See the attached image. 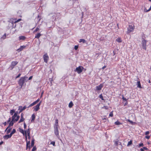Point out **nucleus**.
I'll list each match as a JSON object with an SVG mask.
<instances>
[{"label": "nucleus", "mask_w": 151, "mask_h": 151, "mask_svg": "<svg viewBox=\"0 0 151 151\" xmlns=\"http://www.w3.org/2000/svg\"><path fill=\"white\" fill-rule=\"evenodd\" d=\"M27 78L28 77L26 76L21 77L20 78L18 81V84L21 86V88L22 87L24 83L27 81L26 80Z\"/></svg>", "instance_id": "obj_1"}, {"label": "nucleus", "mask_w": 151, "mask_h": 151, "mask_svg": "<svg viewBox=\"0 0 151 151\" xmlns=\"http://www.w3.org/2000/svg\"><path fill=\"white\" fill-rule=\"evenodd\" d=\"M18 63V62L17 61H12L10 66L9 67V68L11 70H12L14 68V67Z\"/></svg>", "instance_id": "obj_2"}, {"label": "nucleus", "mask_w": 151, "mask_h": 151, "mask_svg": "<svg viewBox=\"0 0 151 151\" xmlns=\"http://www.w3.org/2000/svg\"><path fill=\"white\" fill-rule=\"evenodd\" d=\"M83 69L84 68L83 66H80L76 68L74 71L77 72L78 74H80L82 72Z\"/></svg>", "instance_id": "obj_3"}, {"label": "nucleus", "mask_w": 151, "mask_h": 151, "mask_svg": "<svg viewBox=\"0 0 151 151\" xmlns=\"http://www.w3.org/2000/svg\"><path fill=\"white\" fill-rule=\"evenodd\" d=\"M134 29V26H132L131 25H129L128 27L127 28L128 30L127 32V34H129L131 32H132Z\"/></svg>", "instance_id": "obj_4"}, {"label": "nucleus", "mask_w": 151, "mask_h": 151, "mask_svg": "<svg viewBox=\"0 0 151 151\" xmlns=\"http://www.w3.org/2000/svg\"><path fill=\"white\" fill-rule=\"evenodd\" d=\"M50 15L52 16V19L54 20H55L57 18L58 19L59 18L58 17L57 18V16H60V14L59 13H52L50 14Z\"/></svg>", "instance_id": "obj_5"}, {"label": "nucleus", "mask_w": 151, "mask_h": 151, "mask_svg": "<svg viewBox=\"0 0 151 151\" xmlns=\"http://www.w3.org/2000/svg\"><path fill=\"white\" fill-rule=\"evenodd\" d=\"M147 41L145 40H143L142 41V46L143 49L146 50V46Z\"/></svg>", "instance_id": "obj_6"}, {"label": "nucleus", "mask_w": 151, "mask_h": 151, "mask_svg": "<svg viewBox=\"0 0 151 151\" xmlns=\"http://www.w3.org/2000/svg\"><path fill=\"white\" fill-rule=\"evenodd\" d=\"M43 58L44 60V61L45 62L47 63L48 60L49 59V57L47 53L44 55L43 56Z\"/></svg>", "instance_id": "obj_7"}, {"label": "nucleus", "mask_w": 151, "mask_h": 151, "mask_svg": "<svg viewBox=\"0 0 151 151\" xmlns=\"http://www.w3.org/2000/svg\"><path fill=\"white\" fill-rule=\"evenodd\" d=\"M41 102L37 104L35 106L33 107L34 109V110L36 111H37L39 110L40 109V106L41 104Z\"/></svg>", "instance_id": "obj_8"}, {"label": "nucleus", "mask_w": 151, "mask_h": 151, "mask_svg": "<svg viewBox=\"0 0 151 151\" xmlns=\"http://www.w3.org/2000/svg\"><path fill=\"white\" fill-rule=\"evenodd\" d=\"M25 137L26 138V140L27 142V144H26V150H27L28 148L29 147V145H30V141H27V134H26V131H25Z\"/></svg>", "instance_id": "obj_9"}, {"label": "nucleus", "mask_w": 151, "mask_h": 151, "mask_svg": "<svg viewBox=\"0 0 151 151\" xmlns=\"http://www.w3.org/2000/svg\"><path fill=\"white\" fill-rule=\"evenodd\" d=\"M54 132L55 135L58 136L59 135V131L58 129V127H54Z\"/></svg>", "instance_id": "obj_10"}, {"label": "nucleus", "mask_w": 151, "mask_h": 151, "mask_svg": "<svg viewBox=\"0 0 151 151\" xmlns=\"http://www.w3.org/2000/svg\"><path fill=\"white\" fill-rule=\"evenodd\" d=\"M103 86V84H101L99 86H97L96 87V91H99L101 90Z\"/></svg>", "instance_id": "obj_11"}, {"label": "nucleus", "mask_w": 151, "mask_h": 151, "mask_svg": "<svg viewBox=\"0 0 151 151\" xmlns=\"http://www.w3.org/2000/svg\"><path fill=\"white\" fill-rule=\"evenodd\" d=\"M17 113H18L17 112H15L14 113V115L12 116V121H14V120L15 119V118L17 116Z\"/></svg>", "instance_id": "obj_12"}, {"label": "nucleus", "mask_w": 151, "mask_h": 151, "mask_svg": "<svg viewBox=\"0 0 151 151\" xmlns=\"http://www.w3.org/2000/svg\"><path fill=\"white\" fill-rule=\"evenodd\" d=\"M14 121H12V120L10 122L9 124V126L8 127L6 128V130H7L8 128L10 127L13 126L14 124V123L13 122Z\"/></svg>", "instance_id": "obj_13"}, {"label": "nucleus", "mask_w": 151, "mask_h": 151, "mask_svg": "<svg viewBox=\"0 0 151 151\" xmlns=\"http://www.w3.org/2000/svg\"><path fill=\"white\" fill-rule=\"evenodd\" d=\"M26 47V46H21L20 48L17 49V51H18L19 52L21 51Z\"/></svg>", "instance_id": "obj_14"}, {"label": "nucleus", "mask_w": 151, "mask_h": 151, "mask_svg": "<svg viewBox=\"0 0 151 151\" xmlns=\"http://www.w3.org/2000/svg\"><path fill=\"white\" fill-rule=\"evenodd\" d=\"M19 40H25L26 38V37L23 36H21L19 37Z\"/></svg>", "instance_id": "obj_15"}, {"label": "nucleus", "mask_w": 151, "mask_h": 151, "mask_svg": "<svg viewBox=\"0 0 151 151\" xmlns=\"http://www.w3.org/2000/svg\"><path fill=\"white\" fill-rule=\"evenodd\" d=\"M41 35H42L40 33H38L37 34H36L35 38L39 39Z\"/></svg>", "instance_id": "obj_16"}, {"label": "nucleus", "mask_w": 151, "mask_h": 151, "mask_svg": "<svg viewBox=\"0 0 151 151\" xmlns=\"http://www.w3.org/2000/svg\"><path fill=\"white\" fill-rule=\"evenodd\" d=\"M12 129V128L9 127V128H8L7 130H6V129L5 131L6 132V133L7 134H8L10 132L11 130Z\"/></svg>", "instance_id": "obj_17"}, {"label": "nucleus", "mask_w": 151, "mask_h": 151, "mask_svg": "<svg viewBox=\"0 0 151 151\" xmlns=\"http://www.w3.org/2000/svg\"><path fill=\"white\" fill-rule=\"evenodd\" d=\"M115 145L116 146H117L118 145H121V143L120 142H119L118 141H115Z\"/></svg>", "instance_id": "obj_18"}, {"label": "nucleus", "mask_w": 151, "mask_h": 151, "mask_svg": "<svg viewBox=\"0 0 151 151\" xmlns=\"http://www.w3.org/2000/svg\"><path fill=\"white\" fill-rule=\"evenodd\" d=\"M27 107L25 106H24L23 107H22V106H19V107L18 109H21L23 111Z\"/></svg>", "instance_id": "obj_19"}, {"label": "nucleus", "mask_w": 151, "mask_h": 151, "mask_svg": "<svg viewBox=\"0 0 151 151\" xmlns=\"http://www.w3.org/2000/svg\"><path fill=\"white\" fill-rule=\"evenodd\" d=\"M35 139L34 138L32 139L31 143V147H33L34 145Z\"/></svg>", "instance_id": "obj_20"}, {"label": "nucleus", "mask_w": 151, "mask_h": 151, "mask_svg": "<svg viewBox=\"0 0 151 151\" xmlns=\"http://www.w3.org/2000/svg\"><path fill=\"white\" fill-rule=\"evenodd\" d=\"M35 116L34 114H33L32 115V120L31 122H33L35 119Z\"/></svg>", "instance_id": "obj_21"}, {"label": "nucleus", "mask_w": 151, "mask_h": 151, "mask_svg": "<svg viewBox=\"0 0 151 151\" xmlns=\"http://www.w3.org/2000/svg\"><path fill=\"white\" fill-rule=\"evenodd\" d=\"M137 87H138L140 88H142L141 85L140 81H138L137 82Z\"/></svg>", "instance_id": "obj_22"}, {"label": "nucleus", "mask_w": 151, "mask_h": 151, "mask_svg": "<svg viewBox=\"0 0 151 151\" xmlns=\"http://www.w3.org/2000/svg\"><path fill=\"white\" fill-rule=\"evenodd\" d=\"M19 132L22 133L24 135L25 134V131H24L23 129H22L21 128H19Z\"/></svg>", "instance_id": "obj_23"}, {"label": "nucleus", "mask_w": 151, "mask_h": 151, "mask_svg": "<svg viewBox=\"0 0 151 151\" xmlns=\"http://www.w3.org/2000/svg\"><path fill=\"white\" fill-rule=\"evenodd\" d=\"M79 42H83V43H86V41L84 39H81L80 40Z\"/></svg>", "instance_id": "obj_24"}, {"label": "nucleus", "mask_w": 151, "mask_h": 151, "mask_svg": "<svg viewBox=\"0 0 151 151\" xmlns=\"http://www.w3.org/2000/svg\"><path fill=\"white\" fill-rule=\"evenodd\" d=\"M58 119H56L55 121V122L54 125V127H58Z\"/></svg>", "instance_id": "obj_25"}, {"label": "nucleus", "mask_w": 151, "mask_h": 151, "mask_svg": "<svg viewBox=\"0 0 151 151\" xmlns=\"http://www.w3.org/2000/svg\"><path fill=\"white\" fill-rule=\"evenodd\" d=\"M73 104L72 101H70L69 104V107L70 108L72 107Z\"/></svg>", "instance_id": "obj_26"}, {"label": "nucleus", "mask_w": 151, "mask_h": 151, "mask_svg": "<svg viewBox=\"0 0 151 151\" xmlns=\"http://www.w3.org/2000/svg\"><path fill=\"white\" fill-rule=\"evenodd\" d=\"M24 120V119L23 117H21L20 120L19 122V123H20L21 122H23Z\"/></svg>", "instance_id": "obj_27"}, {"label": "nucleus", "mask_w": 151, "mask_h": 151, "mask_svg": "<svg viewBox=\"0 0 151 151\" xmlns=\"http://www.w3.org/2000/svg\"><path fill=\"white\" fill-rule=\"evenodd\" d=\"M25 131H26V134H27V136H29V135H30V132L29 130V129H28L27 130H26L25 131Z\"/></svg>", "instance_id": "obj_28"}, {"label": "nucleus", "mask_w": 151, "mask_h": 151, "mask_svg": "<svg viewBox=\"0 0 151 151\" xmlns=\"http://www.w3.org/2000/svg\"><path fill=\"white\" fill-rule=\"evenodd\" d=\"M4 138L5 139H7L9 138H10V137L9 135H6L4 136Z\"/></svg>", "instance_id": "obj_29"}, {"label": "nucleus", "mask_w": 151, "mask_h": 151, "mask_svg": "<svg viewBox=\"0 0 151 151\" xmlns=\"http://www.w3.org/2000/svg\"><path fill=\"white\" fill-rule=\"evenodd\" d=\"M116 41L118 42H122V40L121 38L119 37L116 39Z\"/></svg>", "instance_id": "obj_30"}, {"label": "nucleus", "mask_w": 151, "mask_h": 151, "mask_svg": "<svg viewBox=\"0 0 151 151\" xmlns=\"http://www.w3.org/2000/svg\"><path fill=\"white\" fill-rule=\"evenodd\" d=\"M132 141L131 140L129 142L127 146L128 147L130 145H131L132 144Z\"/></svg>", "instance_id": "obj_31"}, {"label": "nucleus", "mask_w": 151, "mask_h": 151, "mask_svg": "<svg viewBox=\"0 0 151 151\" xmlns=\"http://www.w3.org/2000/svg\"><path fill=\"white\" fill-rule=\"evenodd\" d=\"M122 123L120 122L119 121H117L115 122V124L116 125H119L122 124Z\"/></svg>", "instance_id": "obj_32"}, {"label": "nucleus", "mask_w": 151, "mask_h": 151, "mask_svg": "<svg viewBox=\"0 0 151 151\" xmlns=\"http://www.w3.org/2000/svg\"><path fill=\"white\" fill-rule=\"evenodd\" d=\"M15 110L14 109L11 110L10 111V113L11 115H13V114L15 112Z\"/></svg>", "instance_id": "obj_33"}, {"label": "nucleus", "mask_w": 151, "mask_h": 151, "mask_svg": "<svg viewBox=\"0 0 151 151\" xmlns=\"http://www.w3.org/2000/svg\"><path fill=\"white\" fill-rule=\"evenodd\" d=\"M36 104L35 103V102H33V103H32L29 106H28V107L27 108H29V107H32L34 105H35Z\"/></svg>", "instance_id": "obj_34"}, {"label": "nucleus", "mask_w": 151, "mask_h": 151, "mask_svg": "<svg viewBox=\"0 0 151 151\" xmlns=\"http://www.w3.org/2000/svg\"><path fill=\"white\" fill-rule=\"evenodd\" d=\"M16 117V118L15 119V120H14V121L17 122V121H18V120H19V116L17 115V116Z\"/></svg>", "instance_id": "obj_35"}, {"label": "nucleus", "mask_w": 151, "mask_h": 151, "mask_svg": "<svg viewBox=\"0 0 151 151\" xmlns=\"http://www.w3.org/2000/svg\"><path fill=\"white\" fill-rule=\"evenodd\" d=\"M6 34L5 33L4 35L2 37H1V38L2 39H4L6 38Z\"/></svg>", "instance_id": "obj_36"}, {"label": "nucleus", "mask_w": 151, "mask_h": 151, "mask_svg": "<svg viewBox=\"0 0 151 151\" xmlns=\"http://www.w3.org/2000/svg\"><path fill=\"white\" fill-rule=\"evenodd\" d=\"M99 97L102 100H104V99L103 98V96H102V94L100 95L99 96Z\"/></svg>", "instance_id": "obj_37"}, {"label": "nucleus", "mask_w": 151, "mask_h": 151, "mask_svg": "<svg viewBox=\"0 0 151 151\" xmlns=\"http://www.w3.org/2000/svg\"><path fill=\"white\" fill-rule=\"evenodd\" d=\"M50 144L52 145L53 146H55V142L54 141L51 142L50 143Z\"/></svg>", "instance_id": "obj_38"}, {"label": "nucleus", "mask_w": 151, "mask_h": 151, "mask_svg": "<svg viewBox=\"0 0 151 151\" xmlns=\"http://www.w3.org/2000/svg\"><path fill=\"white\" fill-rule=\"evenodd\" d=\"M144 145L143 143H140L139 145V147H140L143 146Z\"/></svg>", "instance_id": "obj_39"}, {"label": "nucleus", "mask_w": 151, "mask_h": 151, "mask_svg": "<svg viewBox=\"0 0 151 151\" xmlns=\"http://www.w3.org/2000/svg\"><path fill=\"white\" fill-rule=\"evenodd\" d=\"M21 20V19H18L17 20H16V21H15L14 23H16L17 22L20 21Z\"/></svg>", "instance_id": "obj_40"}, {"label": "nucleus", "mask_w": 151, "mask_h": 151, "mask_svg": "<svg viewBox=\"0 0 151 151\" xmlns=\"http://www.w3.org/2000/svg\"><path fill=\"white\" fill-rule=\"evenodd\" d=\"M109 116H110L112 117L113 116V111L111 112L109 114Z\"/></svg>", "instance_id": "obj_41"}, {"label": "nucleus", "mask_w": 151, "mask_h": 151, "mask_svg": "<svg viewBox=\"0 0 151 151\" xmlns=\"http://www.w3.org/2000/svg\"><path fill=\"white\" fill-rule=\"evenodd\" d=\"M16 132V130L14 129L11 132L13 134H14Z\"/></svg>", "instance_id": "obj_42"}, {"label": "nucleus", "mask_w": 151, "mask_h": 151, "mask_svg": "<svg viewBox=\"0 0 151 151\" xmlns=\"http://www.w3.org/2000/svg\"><path fill=\"white\" fill-rule=\"evenodd\" d=\"M36 150V147H34L32 150V151H35V150Z\"/></svg>", "instance_id": "obj_43"}, {"label": "nucleus", "mask_w": 151, "mask_h": 151, "mask_svg": "<svg viewBox=\"0 0 151 151\" xmlns=\"http://www.w3.org/2000/svg\"><path fill=\"white\" fill-rule=\"evenodd\" d=\"M78 48V46L77 45L75 46L74 49L75 50H77Z\"/></svg>", "instance_id": "obj_44"}, {"label": "nucleus", "mask_w": 151, "mask_h": 151, "mask_svg": "<svg viewBox=\"0 0 151 151\" xmlns=\"http://www.w3.org/2000/svg\"><path fill=\"white\" fill-rule=\"evenodd\" d=\"M9 25H11L12 26H13V22H10L9 23Z\"/></svg>", "instance_id": "obj_45"}, {"label": "nucleus", "mask_w": 151, "mask_h": 151, "mask_svg": "<svg viewBox=\"0 0 151 151\" xmlns=\"http://www.w3.org/2000/svg\"><path fill=\"white\" fill-rule=\"evenodd\" d=\"M40 101V99H37L36 101H34L35 103L36 104H37Z\"/></svg>", "instance_id": "obj_46"}, {"label": "nucleus", "mask_w": 151, "mask_h": 151, "mask_svg": "<svg viewBox=\"0 0 151 151\" xmlns=\"http://www.w3.org/2000/svg\"><path fill=\"white\" fill-rule=\"evenodd\" d=\"M144 12H148L149 11H148V10H147L146 9V8H145L144 9Z\"/></svg>", "instance_id": "obj_47"}, {"label": "nucleus", "mask_w": 151, "mask_h": 151, "mask_svg": "<svg viewBox=\"0 0 151 151\" xmlns=\"http://www.w3.org/2000/svg\"><path fill=\"white\" fill-rule=\"evenodd\" d=\"M24 129H26L27 127V125L25 123H24Z\"/></svg>", "instance_id": "obj_48"}, {"label": "nucleus", "mask_w": 151, "mask_h": 151, "mask_svg": "<svg viewBox=\"0 0 151 151\" xmlns=\"http://www.w3.org/2000/svg\"><path fill=\"white\" fill-rule=\"evenodd\" d=\"M21 75V74L20 73H19L18 75V76L16 77V78H18Z\"/></svg>", "instance_id": "obj_49"}, {"label": "nucleus", "mask_w": 151, "mask_h": 151, "mask_svg": "<svg viewBox=\"0 0 151 151\" xmlns=\"http://www.w3.org/2000/svg\"><path fill=\"white\" fill-rule=\"evenodd\" d=\"M39 30V28H38V27H37L35 30L34 31V32H37L38 31V30Z\"/></svg>", "instance_id": "obj_50"}, {"label": "nucleus", "mask_w": 151, "mask_h": 151, "mask_svg": "<svg viewBox=\"0 0 151 151\" xmlns=\"http://www.w3.org/2000/svg\"><path fill=\"white\" fill-rule=\"evenodd\" d=\"M122 99H123V100H124V101H127V99H126L125 98H124V97H123L122 98Z\"/></svg>", "instance_id": "obj_51"}, {"label": "nucleus", "mask_w": 151, "mask_h": 151, "mask_svg": "<svg viewBox=\"0 0 151 151\" xmlns=\"http://www.w3.org/2000/svg\"><path fill=\"white\" fill-rule=\"evenodd\" d=\"M13 134L12 133V132L11 133L9 134V136L11 138L12 137V135Z\"/></svg>", "instance_id": "obj_52"}, {"label": "nucleus", "mask_w": 151, "mask_h": 151, "mask_svg": "<svg viewBox=\"0 0 151 151\" xmlns=\"http://www.w3.org/2000/svg\"><path fill=\"white\" fill-rule=\"evenodd\" d=\"M150 136H145V138L147 139H149L150 138Z\"/></svg>", "instance_id": "obj_53"}, {"label": "nucleus", "mask_w": 151, "mask_h": 151, "mask_svg": "<svg viewBox=\"0 0 151 151\" xmlns=\"http://www.w3.org/2000/svg\"><path fill=\"white\" fill-rule=\"evenodd\" d=\"M128 121L132 124L133 123V122L131 120H130L129 119L128 120Z\"/></svg>", "instance_id": "obj_54"}, {"label": "nucleus", "mask_w": 151, "mask_h": 151, "mask_svg": "<svg viewBox=\"0 0 151 151\" xmlns=\"http://www.w3.org/2000/svg\"><path fill=\"white\" fill-rule=\"evenodd\" d=\"M33 77L32 76H30L28 80H30L32 79V78Z\"/></svg>", "instance_id": "obj_55"}, {"label": "nucleus", "mask_w": 151, "mask_h": 151, "mask_svg": "<svg viewBox=\"0 0 151 151\" xmlns=\"http://www.w3.org/2000/svg\"><path fill=\"white\" fill-rule=\"evenodd\" d=\"M149 131H147L145 132V135H147L148 134H149Z\"/></svg>", "instance_id": "obj_56"}, {"label": "nucleus", "mask_w": 151, "mask_h": 151, "mask_svg": "<svg viewBox=\"0 0 151 151\" xmlns=\"http://www.w3.org/2000/svg\"><path fill=\"white\" fill-rule=\"evenodd\" d=\"M143 148L144 150H148V149L146 147H143Z\"/></svg>", "instance_id": "obj_57"}, {"label": "nucleus", "mask_w": 151, "mask_h": 151, "mask_svg": "<svg viewBox=\"0 0 151 151\" xmlns=\"http://www.w3.org/2000/svg\"><path fill=\"white\" fill-rule=\"evenodd\" d=\"M11 118H9V119L8 120L7 122L8 123V122H10V121H11Z\"/></svg>", "instance_id": "obj_58"}, {"label": "nucleus", "mask_w": 151, "mask_h": 151, "mask_svg": "<svg viewBox=\"0 0 151 151\" xmlns=\"http://www.w3.org/2000/svg\"><path fill=\"white\" fill-rule=\"evenodd\" d=\"M37 19H38V21H39L40 19V18L39 15L38 16Z\"/></svg>", "instance_id": "obj_59"}, {"label": "nucleus", "mask_w": 151, "mask_h": 151, "mask_svg": "<svg viewBox=\"0 0 151 151\" xmlns=\"http://www.w3.org/2000/svg\"><path fill=\"white\" fill-rule=\"evenodd\" d=\"M4 142L3 141H2L1 142H0V145H1Z\"/></svg>", "instance_id": "obj_60"}, {"label": "nucleus", "mask_w": 151, "mask_h": 151, "mask_svg": "<svg viewBox=\"0 0 151 151\" xmlns=\"http://www.w3.org/2000/svg\"><path fill=\"white\" fill-rule=\"evenodd\" d=\"M28 136V139H29V140H30V138H31L30 137V135H29V136Z\"/></svg>", "instance_id": "obj_61"}, {"label": "nucleus", "mask_w": 151, "mask_h": 151, "mask_svg": "<svg viewBox=\"0 0 151 151\" xmlns=\"http://www.w3.org/2000/svg\"><path fill=\"white\" fill-rule=\"evenodd\" d=\"M7 123L6 122H5L4 123V126H6V125Z\"/></svg>", "instance_id": "obj_62"}, {"label": "nucleus", "mask_w": 151, "mask_h": 151, "mask_svg": "<svg viewBox=\"0 0 151 151\" xmlns=\"http://www.w3.org/2000/svg\"><path fill=\"white\" fill-rule=\"evenodd\" d=\"M140 150L141 151H144L143 148H141Z\"/></svg>", "instance_id": "obj_63"}, {"label": "nucleus", "mask_w": 151, "mask_h": 151, "mask_svg": "<svg viewBox=\"0 0 151 151\" xmlns=\"http://www.w3.org/2000/svg\"><path fill=\"white\" fill-rule=\"evenodd\" d=\"M151 10V6H150V8L148 10V11H150Z\"/></svg>", "instance_id": "obj_64"}]
</instances>
